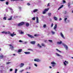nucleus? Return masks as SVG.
I'll use <instances>...</instances> for the list:
<instances>
[{
  "label": "nucleus",
  "instance_id": "nucleus-1",
  "mask_svg": "<svg viewBox=\"0 0 73 73\" xmlns=\"http://www.w3.org/2000/svg\"><path fill=\"white\" fill-rule=\"evenodd\" d=\"M49 8L44 9V11H43L42 12L43 14H45V13H46V12H48V11H49Z\"/></svg>",
  "mask_w": 73,
  "mask_h": 73
},
{
  "label": "nucleus",
  "instance_id": "nucleus-2",
  "mask_svg": "<svg viewBox=\"0 0 73 73\" xmlns=\"http://www.w3.org/2000/svg\"><path fill=\"white\" fill-rule=\"evenodd\" d=\"M51 64L52 65V67H54L55 66V65H56V63L54 62H51Z\"/></svg>",
  "mask_w": 73,
  "mask_h": 73
},
{
  "label": "nucleus",
  "instance_id": "nucleus-3",
  "mask_svg": "<svg viewBox=\"0 0 73 73\" xmlns=\"http://www.w3.org/2000/svg\"><path fill=\"white\" fill-rule=\"evenodd\" d=\"M9 46H10V49H11V50H13L14 47L11 44H9Z\"/></svg>",
  "mask_w": 73,
  "mask_h": 73
},
{
  "label": "nucleus",
  "instance_id": "nucleus-4",
  "mask_svg": "<svg viewBox=\"0 0 73 73\" xmlns=\"http://www.w3.org/2000/svg\"><path fill=\"white\" fill-rule=\"evenodd\" d=\"M34 60V61H36V62H40L41 61V60L38 59H35Z\"/></svg>",
  "mask_w": 73,
  "mask_h": 73
},
{
  "label": "nucleus",
  "instance_id": "nucleus-5",
  "mask_svg": "<svg viewBox=\"0 0 73 73\" xmlns=\"http://www.w3.org/2000/svg\"><path fill=\"white\" fill-rule=\"evenodd\" d=\"M24 24V22H21L18 24L17 25L19 27H20V26H21V25H23Z\"/></svg>",
  "mask_w": 73,
  "mask_h": 73
},
{
  "label": "nucleus",
  "instance_id": "nucleus-6",
  "mask_svg": "<svg viewBox=\"0 0 73 73\" xmlns=\"http://www.w3.org/2000/svg\"><path fill=\"white\" fill-rule=\"evenodd\" d=\"M27 36H28V37H30L31 38H34V37L33 35H30V34H27Z\"/></svg>",
  "mask_w": 73,
  "mask_h": 73
},
{
  "label": "nucleus",
  "instance_id": "nucleus-7",
  "mask_svg": "<svg viewBox=\"0 0 73 73\" xmlns=\"http://www.w3.org/2000/svg\"><path fill=\"white\" fill-rule=\"evenodd\" d=\"M38 11V9H35L33 10V11H32V13H33V12H34V13H36V12H37Z\"/></svg>",
  "mask_w": 73,
  "mask_h": 73
},
{
  "label": "nucleus",
  "instance_id": "nucleus-8",
  "mask_svg": "<svg viewBox=\"0 0 73 73\" xmlns=\"http://www.w3.org/2000/svg\"><path fill=\"white\" fill-rule=\"evenodd\" d=\"M63 45L64 46V47H65V48L66 49V50H68V47L67 45H65V44H63Z\"/></svg>",
  "mask_w": 73,
  "mask_h": 73
},
{
  "label": "nucleus",
  "instance_id": "nucleus-9",
  "mask_svg": "<svg viewBox=\"0 0 73 73\" xmlns=\"http://www.w3.org/2000/svg\"><path fill=\"white\" fill-rule=\"evenodd\" d=\"M65 62L66 63V64H68V62L66 60H65V62H63L64 65H65V66H66V64Z\"/></svg>",
  "mask_w": 73,
  "mask_h": 73
},
{
  "label": "nucleus",
  "instance_id": "nucleus-10",
  "mask_svg": "<svg viewBox=\"0 0 73 73\" xmlns=\"http://www.w3.org/2000/svg\"><path fill=\"white\" fill-rule=\"evenodd\" d=\"M57 26L56 24L55 25V26H54V31H57V30L56 29L57 28Z\"/></svg>",
  "mask_w": 73,
  "mask_h": 73
},
{
  "label": "nucleus",
  "instance_id": "nucleus-11",
  "mask_svg": "<svg viewBox=\"0 0 73 73\" xmlns=\"http://www.w3.org/2000/svg\"><path fill=\"white\" fill-rule=\"evenodd\" d=\"M30 44H33V45H34L35 44H36V42L35 41H31L30 42Z\"/></svg>",
  "mask_w": 73,
  "mask_h": 73
},
{
  "label": "nucleus",
  "instance_id": "nucleus-12",
  "mask_svg": "<svg viewBox=\"0 0 73 73\" xmlns=\"http://www.w3.org/2000/svg\"><path fill=\"white\" fill-rule=\"evenodd\" d=\"M55 54L56 55V56H58V57H62V56L61 55H60L57 53H56Z\"/></svg>",
  "mask_w": 73,
  "mask_h": 73
},
{
  "label": "nucleus",
  "instance_id": "nucleus-13",
  "mask_svg": "<svg viewBox=\"0 0 73 73\" xmlns=\"http://www.w3.org/2000/svg\"><path fill=\"white\" fill-rule=\"evenodd\" d=\"M1 33L5 34V35H7V32L6 31H3L1 32Z\"/></svg>",
  "mask_w": 73,
  "mask_h": 73
},
{
  "label": "nucleus",
  "instance_id": "nucleus-14",
  "mask_svg": "<svg viewBox=\"0 0 73 73\" xmlns=\"http://www.w3.org/2000/svg\"><path fill=\"white\" fill-rule=\"evenodd\" d=\"M24 53H25L26 54H31V52H24Z\"/></svg>",
  "mask_w": 73,
  "mask_h": 73
},
{
  "label": "nucleus",
  "instance_id": "nucleus-15",
  "mask_svg": "<svg viewBox=\"0 0 73 73\" xmlns=\"http://www.w3.org/2000/svg\"><path fill=\"white\" fill-rule=\"evenodd\" d=\"M57 44L58 45H61L62 44V41H60V42H57Z\"/></svg>",
  "mask_w": 73,
  "mask_h": 73
},
{
  "label": "nucleus",
  "instance_id": "nucleus-16",
  "mask_svg": "<svg viewBox=\"0 0 73 73\" xmlns=\"http://www.w3.org/2000/svg\"><path fill=\"white\" fill-rule=\"evenodd\" d=\"M19 33L20 34H24V32L22 31L21 30H19Z\"/></svg>",
  "mask_w": 73,
  "mask_h": 73
},
{
  "label": "nucleus",
  "instance_id": "nucleus-17",
  "mask_svg": "<svg viewBox=\"0 0 73 73\" xmlns=\"http://www.w3.org/2000/svg\"><path fill=\"white\" fill-rule=\"evenodd\" d=\"M68 7L69 8H71V6H70V3H68Z\"/></svg>",
  "mask_w": 73,
  "mask_h": 73
},
{
  "label": "nucleus",
  "instance_id": "nucleus-18",
  "mask_svg": "<svg viewBox=\"0 0 73 73\" xmlns=\"http://www.w3.org/2000/svg\"><path fill=\"white\" fill-rule=\"evenodd\" d=\"M60 35L61 37H62V38H64V36L63 34H62V33H60Z\"/></svg>",
  "mask_w": 73,
  "mask_h": 73
},
{
  "label": "nucleus",
  "instance_id": "nucleus-19",
  "mask_svg": "<svg viewBox=\"0 0 73 73\" xmlns=\"http://www.w3.org/2000/svg\"><path fill=\"white\" fill-rule=\"evenodd\" d=\"M29 25V24L28 23H26V26L27 27H28Z\"/></svg>",
  "mask_w": 73,
  "mask_h": 73
},
{
  "label": "nucleus",
  "instance_id": "nucleus-20",
  "mask_svg": "<svg viewBox=\"0 0 73 73\" xmlns=\"http://www.w3.org/2000/svg\"><path fill=\"white\" fill-rule=\"evenodd\" d=\"M24 64L23 63H21L20 66V68H22V67H23V66H24Z\"/></svg>",
  "mask_w": 73,
  "mask_h": 73
},
{
  "label": "nucleus",
  "instance_id": "nucleus-21",
  "mask_svg": "<svg viewBox=\"0 0 73 73\" xmlns=\"http://www.w3.org/2000/svg\"><path fill=\"white\" fill-rule=\"evenodd\" d=\"M63 6H64V5H62V6H61L58 9V10H60V9H61V8H62V7H63Z\"/></svg>",
  "mask_w": 73,
  "mask_h": 73
},
{
  "label": "nucleus",
  "instance_id": "nucleus-22",
  "mask_svg": "<svg viewBox=\"0 0 73 73\" xmlns=\"http://www.w3.org/2000/svg\"><path fill=\"white\" fill-rule=\"evenodd\" d=\"M51 15H52V13H48V15L49 17L51 16Z\"/></svg>",
  "mask_w": 73,
  "mask_h": 73
},
{
  "label": "nucleus",
  "instance_id": "nucleus-23",
  "mask_svg": "<svg viewBox=\"0 0 73 73\" xmlns=\"http://www.w3.org/2000/svg\"><path fill=\"white\" fill-rule=\"evenodd\" d=\"M22 51V49H19L18 50V53H20V52H21Z\"/></svg>",
  "mask_w": 73,
  "mask_h": 73
},
{
  "label": "nucleus",
  "instance_id": "nucleus-24",
  "mask_svg": "<svg viewBox=\"0 0 73 73\" xmlns=\"http://www.w3.org/2000/svg\"><path fill=\"white\" fill-rule=\"evenodd\" d=\"M36 23H38L39 22H38V17H36Z\"/></svg>",
  "mask_w": 73,
  "mask_h": 73
},
{
  "label": "nucleus",
  "instance_id": "nucleus-25",
  "mask_svg": "<svg viewBox=\"0 0 73 73\" xmlns=\"http://www.w3.org/2000/svg\"><path fill=\"white\" fill-rule=\"evenodd\" d=\"M54 19L56 21V20H57V18L56 17H54Z\"/></svg>",
  "mask_w": 73,
  "mask_h": 73
},
{
  "label": "nucleus",
  "instance_id": "nucleus-26",
  "mask_svg": "<svg viewBox=\"0 0 73 73\" xmlns=\"http://www.w3.org/2000/svg\"><path fill=\"white\" fill-rule=\"evenodd\" d=\"M51 32L52 35H54L55 34V32L53 31H52Z\"/></svg>",
  "mask_w": 73,
  "mask_h": 73
},
{
  "label": "nucleus",
  "instance_id": "nucleus-27",
  "mask_svg": "<svg viewBox=\"0 0 73 73\" xmlns=\"http://www.w3.org/2000/svg\"><path fill=\"white\" fill-rule=\"evenodd\" d=\"M68 19L67 18H65L64 19V21H65V22L66 23V20H67V19Z\"/></svg>",
  "mask_w": 73,
  "mask_h": 73
},
{
  "label": "nucleus",
  "instance_id": "nucleus-28",
  "mask_svg": "<svg viewBox=\"0 0 73 73\" xmlns=\"http://www.w3.org/2000/svg\"><path fill=\"white\" fill-rule=\"evenodd\" d=\"M56 50L58 51V52H59L60 53H61V51H60L59 50H58V49H56Z\"/></svg>",
  "mask_w": 73,
  "mask_h": 73
},
{
  "label": "nucleus",
  "instance_id": "nucleus-29",
  "mask_svg": "<svg viewBox=\"0 0 73 73\" xmlns=\"http://www.w3.org/2000/svg\"><path fill=\"white\" fill-rule=\"evenodd\" d=\"M37 46H38L39 48H41V46L39 44H38Z\"/></svg>",
  "mask_w": 73,
  "mask_h": 73
},
{
  "label": "nucleus",
  "instance_id": "nucleus-30",
  "mask_svg": "<svg viewBox=\"0 0 73 73\" xmlns=\"http://www.w3.org/2000/svg\"><path fill=\"white\" fill-rule=\"evenodd\" d=\"M41 45L42 46H45V44L44 43H42Z\"/></svg>",
  "mask_w": 73,
  "mask_h": 73
},
{
  "label": "nucleus",
  "instance_id": "nucleus-31",
  "mask_svg": "<svg viewBox=\"0 0 73 73\" xmlns=\"http://www.w3.org/2000/svg\"><path fill=\"white\" fill-rule=\"evenodd\" d=\"M19 1V0H11V1Z\"/></svg>",
  "mask_w": 73,
  "mask_h": 73
},
{
  "label": "nucleus",
  "instance_id": "nucleus-32",
  "mask_svg": "<svg viewBox=\"0 0 73 73\" xmlns=\"http://www.w3.org/2000/svg\"><path fill=\"white\" fill-rule=\"evenodd\" d=\"M8 8L9 9H10V10H11V11H12V10H13L12 9V8L11 7H9Z\"/></svg>",
  "mask_w": 73,
  "mask_h": 73
},
{
  "label": "nucleus",
  "instance_id": "nucleus-33",
  "mask_svg": "<svg viewBox=\"0 0 73 73\" xmlns=\"http://www.w3.org/2000/svg\"><path fill=\"white\" fill-rule=\"evenodd\" d=\"M46 27V25H44L43 26V28H45Z\"/></svg>",
  "mask_w": 73,
  "mask_h": 73
},
{
  "label": "nucleus",
  "instance_id": "nucleus-34",
  "mask_svg": "<svg viewBox=\"0 0 73 73\" xmlns=\"http://www.w3.org/2000/svg\"><path fill=\"white\" fill-rule=\"evenodd\" d=\"M10 35H11V36H12V37H13L14 36L13 34H11Z\"/></svg>",
  "mask_w": 73,
  "mask_h": 73
},
{
  "label": "nucleus",
  "instance_id": "nucleus-35",
  "mask_svg": "<svg viewBox=\"0 0 73 73\" xmlns=\"http://www.w3.org/2000/svg\"><path fill=\"white\" fill-rule=\"evenodd\" d=\"M19 11H21V7H19Z\"/></svg>",
  "mask_w": 73,
  "mask_h": 73
},
{
  "label": "nucleus",
  "instance_id": "nucleus-36",
  "mask_svg": "<svg viewBox=\"0 0 73 73\" xmlns=\"http://www.w3.org/2000/svg\"><path fill=\"white\" fill-rule=\"evenodd\" d=\"M12 16L10 17V18H9V19H8V20H12Z\"/></svg>",
  "mask_w": 73,
  "mask_h": 73
},
{
  "label": "nucleus",
  "instance_id": "nucleus-37",
  "mask_svg": "<svg viewBox=\"0 0 73 73\" xmlns=\"http://www.w3.org/2000/svg\"><path fill=\"white\" fill-rule=\"evenodd\" d=\"M7 34L8 35H11V32L9 31L8 32H7Z\"/></svg>",
  "mask_w": 73,
  "mask_h": 73
},
{
  "label": "nucleus",
  "instance_id": "nucleus-38",
  "mask_svg": "<svg viewBox=\"0 0 73 73\" xmlns=\"http://www.w3.org/2000/svg\"><path fill=\"white\" fill-rule=\"evenodd\" d=\"M27 43H28V42L25 41L24 42V43L23 44H27Z\"/></svg>",
  "mask_w": 73,
  "mask_h": 73
},
{
  "label": "nucleus",
  "instance_id": "nucleus-39",
  "mask_svg": "<svg viewBox=\"0 0 73 73\" xmlns=\"http://www.w3.org/2000/svg\"><path fill=\"white\" fill-rule=\"evenodd\" d=\"M28 50H31V51H33V50L30 48L28 49Z\"/></svg>",
  "mask_w": 73,
  "mask_h": 73
},
{
  "label": "nucleus",
  "instance_id": "nucleus-40",
  "mask_svg": "<svg viewBox=\"0 0 73 73\" xmlns=\"http://www.w3.org/2000/svg\"><path fill=\"white\" fill-rule=\"evenodd\" d=\"M9 64H11V62H7L6 63V65H8Z\"/></svg>",
  "mask_w": 73,
  "mask_h": 73
},
{
  "label": "nucleus",
  "instance_id": "nucleus-41",
  "mask_svg": "<svg viewBox=\"0 0 73 73\" xmlns=\"http://www.w3.org/2000/svg\"><path fill=\"white\" fill-rule=\"evenodd\" d=\"M48 41L50 42H53L52 40H48Z\"/></svg>",
  "mask_w": 73,
  "mask_h": 73
},
{
  "label": "nucleus",
  "instance_id": "nucleus-42",
  "mask_svg": "<svg viewBox=\"0 0 73 73\" xmlns=\"http://www.w3.org/2000/svg\"><path fill=\"white\" fill-rule=\"evenodd\" d=\"M34 65L36 66V67H37V65L36 63L34 64Z\"/></svg>",
  "mask_w": 73,
  "mask_h": 73
},
{
  "label": "nucleus",
  "instance_id": "nucleus-43",
  "mask_svg": "<svg viewBox=\"0 0 73 73\" xmlns=\"http://www.w3.org/2000/svg\"><path fill=\"white\" fill-rule=\"evenodd\" d=\"M3 55H2L0 56V58H3Z\"/></svg>",
  "mask_w": 73,
  "mask_h": 73
},
{
  "label": "nucleus",
  "instance_id": "nucleus-44",
  "mask_svg": "<svg viewBox=\"0 0 73 73\" xmlns=\"http://www.w3.org/2000/svg\"><path fill=\"white\" fill-rule=\"evenodd\" d=\"M27 5H31V4L29 3H27Z\"/></svg>",
  "mask_w": 73,
  "mask_h": 73
},
{
  "label": "nucleus",
  "instance_id": "nucleus-45",
  "mask_svg": "<svg viewBox=\"0 0 73 73\" xmlns=\"http://www.w3.org/2000/svg\"><path fill=\"white\" fill-rule=\"evenodd\" d=\"M24 70H21L19 71V72H23V71H24Z\"/></svg>",
  "mask_w": 73,
  "mask_h": 73
},
{
  "label": "nucleus",
  "instance_id": "nucleus-46",
  "mask_svg": "<svg viewBox=\"0 0 73 73\" xmlns=\"http://www.w3.org/2000/svg\"><path fill=\"white\" fill-rule=\"evenodd\" d=\"M35 19H36V17H34L32 18V19L33 20H35Z\"/></svg>",
  "mask_w": 73,
  "mask_h": 73
},
{
  "label": "nucleus",
  "instance_id": "nucleus-47",
  "mask_svg": "<svg viewBox=\"0 0 73 73\" xmlns=\"http://www.w3.org/2000/svg\"><path fill=\"white\" fill-rule=\"evenodd\" d=\"M53 23H52L51 25V27H53Z\"/></svg>",
  "mask_w": 73,
  "mask_h": 73
},
{
  "label": "nucleus",
  "instance_id": "nucleus-48",
  "mask_svg": "<svg viewBox=\"0 0 73 73\" xmlns=\"http://www.w3.org/2000/svg\"><path fill=\"white\" fill-rule=\"evenodd\" d=\"M8 3H9L7 1V2H6V4L7 5H8Z\"/></svg>",
  "mask_w": 73,
  "mask_h": 73
},
{
  "label": "nucleus",
  "instance_id": "nucleus-49",
  "mask_svg": "<svg viewBox=\"0 0 73 73\" xmlns=\"http://www.w3.org/2000/svg\"><path fill=\"white\" fill-rule=\"evenodd\" d=\"M3 19H4V20H6V19H7V17H4V18H3Z\"/></svg>",
  "mask_w": 73,
  "mask_h": 73
},
{
  "label": "nucleus",
  "instance_id": "nucleus-50",
  "mask_svg": "<svg viewBox=\"0 0 73 73\" xmlns=\"http://www.w3.org/2000/svg\"><path fill=\"white\" fill-rule=\"evenodd\" d=\"M50 4V3H48V4L47 5V7H49V6H50V5H49Z\"/></svg>",
  "mask_w": 73,
  "mask_h": 73
},
{
  "label": "nucleus",
  "instance_id": "nucleus-51",
  "mask_svg": "<svg viewBox=\"0 0 73 73\" xmlns=\"http://www.w3.org/2000/svg\"><path fill=\"white\" fill-rule=\"evenodd\" d=\"M5 0H0V1H4Z\"/></svg>",
  "mask_w": 73,
  "mask_h": 73
},
{
  "label": "nucleus",
  "instance_id": "nucleus-52",
  "mask_svg": "<svg viewBox=\"0 0 73 73\" xmlns=\"http://www.w3.org/2000/svg\"><path fill=\"white\" fill-rule=\"evenodd\" d=\"M13 71V69H11L10 70V72H12V71Z\"/></svg>",
  "mask_w": 73,
  "mask_h": 73
},
{
  "label": "nucleus",
  "instance_id": "nucleus-53",
  "mask_svg": "<svg viewBox=\"0 0 73 73\" xmlns=\"http://www.w3.org/2000/svg\"><path fill=\"white\" fill-rule=\"evenodd\" d=\"M63 3H66V2H65V1L63 0Z\"/></svg>",
  "mask_w": 73,
  "mask_h": 73
},
{
  "label": "nucleus",
  "instance_id": "nucleus-54",
  "mask_svg": "<svg viewBox=\"0 0 73 73\" xmlns=\"http://www.w3.org/2000/svg\"><path fill=\"white\" fill-rule=\"evenodd\" d=\"M19 42H23V41L21 40H19Z\"/></svg>",
  "mask_w": 73,
  "mask_h": 73
},
{
  "label": "nucleus",
  "instance_id": "nucleus-55",
  "mask_svg": "<svg viewBox=\"0 0 73 73\" xmlns=\"http://www.w3.org/2000/svg\"><path fill=\"white\" fill-rule=\"evenodd\" d=\"M11 13H13V10L11 11Z\"/></svg>",
  "mask_w": 73,
  "mask_h": 73
},
{
  "label": "nucleus",
  "instance_id": "nucleus-56",
  "mask_svg": "<svg viewBox=\"0 0 73 73\" xmlns=\"http://www.w3.org/2000/svg\"><path fill=\"white\" fill-rule=\"evenodd\" d=\"M62 20V19H61V18H60L59 19V21H61V20Z\"/></svg>",
  "mask_w": 73,
  "mask_h": 73
},
{
  "label": "nucleus",
  "instance_id": "nucleus-57",
  "mask_svg": "<svg viewBox=\"0 0 73 73\" xmlns=\"http://www.w3.org/2000/svg\"><path fill=\"white\" fill-rule=\"evenodd\" d=\"M29 69H31V67H29Z\"/></svg>",
  "mask_w": 73,
  "mask_h": 73
},
{
  "label": "nucleus",
  "instance_id": "nucleus-58",
  "mask_svg": "<svg viewBox=\"0 0 73 73\" xmlns=\"http://www.w3.org/2000/svg\"><path fill=\"white\" fill-rule=\"evenodd\" d=\"M29 65H32V63H29Z\"/></svg>",
  "mask_w": 73,
  "mask_h": 73
},
{
  "label": "nucleus",
  "instance_id": "nucleus-59",
  "mask_svg": "<svg viewBox=\"0 0 73 73\" xmlns=\"http://www.w3.org/2000/svg\"><path fill=\"white\" fill-rule=\"evenodd\" d=\"M64 13H65V14H66V11H65L64 12Z\"/></svg>",
  "mask_w": 73,
  "mask_h": 73
},
{
  "label": "nucleus",
  "instance_id": "nucleus-60",
  "mask_svg": "<svg viewBox=\"0 0 73 73\" xmlns=\"http://www.w3.org/2000/svg\"><path fill=\"white\" fill-rule=\"evenodd\" d=\"M34 36H37L38 35H35Z\"/></svg>",
  "mask_w": 73,
  "mask_h": 73
},
{
  "label": "nucleus",
  "instance_id": "nucleus-61",
  "mask_svg": "<svg viewBox=\"0 0 73 73\" xmlns=\"http://www.w3.org/2000/svg\"><path fill=\"white\" fill-rule=\"evenodd\" d=\"M49 68H50V69H52V67H51V66H50L49 67Z\"/></svg>",
  "mask_w": 73,
  "mask_h": 73
},
{
  "label": "nucleus",
  "instance_id": "nucleus-62",
  "mask_svg": "<svg viewBox=\"0 0 73 73\" xmlns=\"http://www.w3.org/2000/svg\"><path fill=\"white\" fill-rule=\"evenodd\" d=\"M13 56H16V54H13Z\"/></svg>",
  "mask_w": 73,
  "mask_h": 73
},
{
  "label": "nucleus",
  "instance_id": "nucleus-63",
  "mask_svg": "<svg viewBox=\"0 0 73 73\" xmlns=\"http://www.w3.org/2000/svg\"><path fill=\"white\" fill-rule=\"evenodd\" d=\"M18 17L17 16H16L15 17V18H17V17Z\"/></svg>",
  "mask_w": 73,
  "mask_h": 73
},
{
  "label": "nucleus",
  "instance_id": "nucleus-64",
  "mask_svg": "<svg viewBox=\"0 0 73 73\" xmlns=\"http://www.w3.org/2000/svg\"><path fill=\"white\" fill-rule=\"evenodd\" d=\"M72 13H73V10L72 11Z\"/></svg>",
  "mask_w": 73,
  "mask_h": 73
}]
</instances>
